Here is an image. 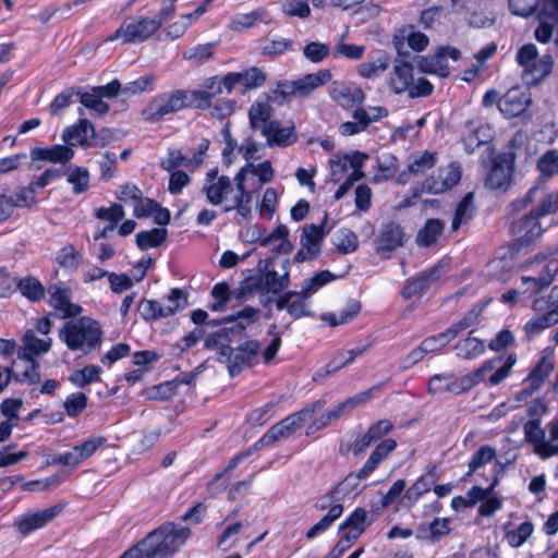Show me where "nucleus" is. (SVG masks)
Masks as SVG:
<instances>
[{
  "label": "nucleus",
  "instance_id": "f257e3e1",
  "mask_svg": "<svg viewBox=\"0 0 558 558\" xmlns=\"http://www.w3.org/2000/svg\"><path fill=\"white\" fill-rule=\"evenodd\" d=\"M242 175L236 173L235 184L232 185L229 177H218V170L211 169L207 172L202 191L211 205L223 204L226 211L236 210L240 217L247 219L252 215L253 193L242 183Z\"/></svg>",
  "mask_w": 558,
  "mask_h": 558
},
{
  "label": "nucleus",
  "instance_id": "f03ea898",
  "mask_svg": "<svg viewBox=\"0 0 558 558\" xmlns=\"http://www.w3.org/2000/svg\"><path fill=\"white\" fill-rule=\"evenodd\" d=\"M59 338L69 350L87 355L100 348L104 331L98 320L82 316L66 322L60 329Z\"/></svg>",
  "mask_w": 558,
  "mask_h": 558
},
{
  "label": "nucleus",
  "instance_id": "7ed1b4c3",
  "mask_svg": "<svg viewBox=\"0 0 558 558\" xmlns=\"http://www.w3.org/2000/svg\"><path fill=\"white\" fill-rule=\"evenodd\" d=\"M387 85L393 94L408 93L410 98L427 97L434 90L433 84L427 78H414V68L407 61H398L393 64Z\"/></svg>",
  "mask_w": 558,
  "mask_h": 558
},
{
  "label": "nucleus",
  "instance_id": "20e7f679",
  "mask_svg": "<svg viewBox=\"0 0 558 558\" xmlns=\"http://www.w3.org/2000/svg\"><path fill=\"white\" fill-rule=\"evenodd\" d=\"M524 440L533 447V452L542 460L558 456V420L542 427L538 418L523 425Z\"/></svg>",
  "mask_w": 558,
  "mask_h": 558
},
{
  "label": "nucleus",
  "instance_id": "39448f33",
  "mask_svg": "<svg viewBox=\"0 0 558 558\" xmlns=\"http://www.w3.org/2000/svg\"><path fill=\"white\" fill-rule=\"evenodd\" d=\"M517 363L515 354L508 356H496L486 360L477 369L468 374L471 389L480 384L486 387H495L502 383Z\"/></svg>",
  "mask_w": 558,
  "mask_h": 558
},
{
  "label": "nucleus",
  "instance_id": "423d86ee",
  "mask_svg": "<svg viewBox=\"0 0 558 558\" xmlns=\"http://www.w3.org/2000/svg\"><path fill=\"white\" fill-rule=\"evenodd\" d=\"M515 60L522 69L523 81L529 85L537 84L553 70V59L549 54L539 57L533 44L523 45L515 54Z\"/></svg>",
  "mask_w": 558,
  "mask_h": 558
},
{
  "label": "nucleus",
  "instance_id": "0eeeda50",
  "mask_svg": "<svg viewBox=\"0 0 558 558\" xmlns=\"http://www.w3.org/2000/svg\"><path fill=\"white\" fill-rule=\"evenodd\" d=\"M186 305V294L181 289L174 288L160 301L141 300L137 304V312L144 320L153 322L173 316Z\"/></svg>",
  "mask_w": 558,
  "mask_h": 558
},
{
  "label": "nucleus",
  "instance_id": "6e6552de",
  "mask_svg": "<svg viewBox=\"0 0 558 558\" xmlns=\"http://www.w3.org/2000/svg\"><path fill=\"white\" fill-rule=\"evenodd\" d=\"M190 535L191 531L189 527L165 523L146 537L147 544L150 545L156 557L174 554L185 544Z\"/></svg>",
  "mask_w": 558,
  "mask_h": 558
},
{
  "label": "nucleus",
  "instance_id": "1a4fd4ad",
  "mask_svg": "<svg viewBox=\"0 0 558 558\" xmlns=\"http://www.w3.org/2000/svg\"><path fill=\"white\" fill-rule=\"evenodd\" d=\"M525 268L532 274L521 277L523 292L534 294L550 286L558 274V260L554 257H536Z\"/></svg>",
  "mask_w": 558,
  "mask_h": 558
},
{
  "label": "nucleus",
  "instance_id": "9d476101",
  "mask_svg": "<svg viewBox=\"0 0 558 558\" xmlns=\"http://www.w3.org/2000/svg\"><path fill=\"white\" fill-rule=\"evenodd\" d=\"M161 21L154 17H131L125 20L107 40H120L121 44H136L150 38L161 26Z\"/></svg>",
  "mask_w": 558,
  "mask_h": 558
},
{
  "label": "nucleus",
  "instance_id": "9b49d317",
  "mask_svg": "<svg viewBox=\"0 0 558 558\" xmlns=\"http://www.w3.org/2000/svg\"><path fill=\"white\" fill-rule=\"evenodd\" d=\"M331 80L329 70L322 69L316 73H310L294 81H282L277 84L274 93L283 99L302 98L308 96L319 86Z\"/></svg>",
  "mask_w": 558,
  "mask_h": 558
},
{
  "label": "nucleus",
  "instance_id": "f8f14e48",
  "mask_svg": "<svg viewBox=\"0 0 558 558\" xmlns=\"http://www.w3.org/2000/svg\"><path fill=\"white\" fill-rule=\"evenodd\" d=\"M323 401H317L311 408H305L294 414H291L271 426L266 434L259 439L260 445H270L277 440L288 438L296 429L301 428L304 423L313 416L316 410L322 409Z\"/></svg>",
  "mask_w": 558,
  "mask_h": 558
},
{
  "label": "nucleus",
  "instance_id": "ddd939ff",
  "mask_svg": "<svg viewBox=\"0 0 558 558\" xmlns=\"http://www.w3.org/2000/svg\"><path fill=\"white\" fill-rule=\"evenodd\" d=\"M23 352L19 353V360L26 364L22 375L16 374L19 380L33 381L39 377L36 372L37 364L34 355L46 353L50 350L51 339L49 337L38 338L35 330H27L22 339Z\"/></svg>",
  "mask_w": 558,
  "mask_h": 558
},
{
  "label": "nucleus",
  "instance_id": "4468645a",
  "mask_svg": "<svg viewBox=\"0 0 558 558\" xmlns=\"http://www.w3.org/2000/svg\"><path fill=\"white\" fill-rule=\"evenodd\" d=\"M184 109L181 90H172L155 96L142 111L145 121L157 122L167 114Z\"/></svg>",
  "mask_w": 558,
  "mask_h": 558
},
{
  "label": "nucleus",
  "instance_id": "2eb2a0df",
  "mask_svg": "<svg viewBox=\"0 0 558 558\" xmlns=\"http://www.w3.org/2000/svg\"><path fill=\"white\" fill-rule=\"evenodd\" d=\"M260 345L257 341L250 340L232 349L225 345L220 349L219 361L229 362V372L232 376L239 374L244 366L252 365L258 356Z\"/></svg>",
  "mask_w": 558,
  "mask_h": 558
},
{
  "label": "nucleus",
  "instance_id": "dca6fc26",
  "mask_svg": "<svg viewBox=\"0 0 558 558\" xmlns=\"http://www.w3.org/2000/svg\"><path fill=\"white\" fill-rule=\"evenodd\" d=\"M460 51L453 47H440L435 53L422 56L417 59L418 69L426 74H434L439 77H447L450 74L448 59L457 61Z\"/></svg>",
  "mask_w": 558,
  "mask_h": 558
},
{
  "label": "nucleus",
  "instance_id": "f3484780",
  "mask_svg": "<svg viewBox=\"0 0 558 558\" xmlns=\"http://www.w3.org/2000/svg\"><path fill=\"white\" fill-rule=\"evenodd\" d=\"M368 156L361 151H354L352 154H337L329 159L330 174L335 181H339L343 175L351 170L348 177H355L361 174L364 177L362 168Z\"/></svg>",
  "mask_w": 558,
  "mask_h": 558
},
{
  "label": "nucleus",
  "instance_id": "a211bd4d",
  "mask_svg": "<svg viewBox=\"0 0 558 558\" xmlns=\"http://www.w3.org/2000/svg\"><path fill=\"white\" fill-rule=\"evenodd\" d=\"M61 137L63 143L72 148L75 145H80L83 148L98 146L95 128L92 122L85 118H81L77 123L66 126Z\"/></svg>",
  "mask_w": 558,
  "mask_h": 558
},
{
  "label": "nucleus",
  "instance_id": "6ab92c4d",
  "mask_svg": "<svg viewBox=\"0 0 558 558\" xmlns=\"http://www.w3.org/2000/svg\"><path fill=\"white\" fill-rule=\"evenodd\" d=\"M325 235L324 226H305L301 235V247L295 255V260L303 263L317 257L320 254Z\"/></svg>",
  "mask_w": 558,
  "mask_h": 558
},
{
  "label": "nucleus",
  "instance_id": "aec40b11",
  "mask_svg": "<svg viewBox=\"0 0 558 558\" xmlns=\"http://www.w3.org/2000/svg\"><path fill=\"white\" fill-rule=\"evenodd\" d=\"M428 43V37L417 31L414 25H404L398 28L393 35V45L399 54H405L408 48L415 52H422Z\"/></svg>",
  "mask_w": 558,
  "mask_h": 558
},
{
  "label": "nucleus",
  "instance_id": "412c9836",
  "mask_svg": "<svg viewBox=\"0 0 558 558\" xmlns=\"http://www.w3.org/2000/svg\"><path fill=\"white\" fill-rule=\"evenodd\" d=\"M62 511V507L57 505L36 512L26 513L15 520V525L22 535H28L34 531L43 529L51 522Z\"/></svg>",
  "mask_w": 558,
  "mask_h": 558
},
{
  "label": "nucleus",
  "instance_id": "4be33fe9",
  "mask_svg": "<svg viewBox=\"0 0 558 558\" xmlns=\"http://www.w3.org/2000/svg\"><path fill=\"white\" fill-rule=\"evenodd\" d=\"M531 102L529 92L511 88L498 100V108L506 118H515L525 113Z\"/></svg>",
  "mask_w": 558,
  "mask_h": 558
},
{
  "label": "nucleus",
  "instance_id": "5701e85b",
  "mask_svg": "<svg viewBox=\"0 0 558 558\" xmlns=\"http://www.w3.org/2000/svg\"><path fill=\"white\" fill-rule=\"evenodd\" d=\"M461 179V169L456 163H450L445 168H440L436 175L428 178L423 189L433 194L444 193L453 187Z\"/></svg>",
  "mask_w": 558,
  "mask_h": 558
},
{
  "label": "nucleus",
  "instance_id": "b1692460",
  "mask_svg": "<svg viewBox=\"0 0 558 558\" xmlns=\"http://www.w3.org/2000/svg\"><path fill=\"white\" fill-rule=\"evenodd\" d=\"M75 151L68 144H56L49 147H34L29 151L33 162L45 161L54 165H66L74 158Z\"/></svg>",
  "mask_w": 558,
  "mask_h": 558
},
{
  "label": "nucleus",
  "instance_id": "393cba45",
  "mask_svg": "<svg viewBox=\"0 0 558 558\" xmlns=\"http://www.w3.org/2000/svg\"><path fill=\"white\" fill-rule=\"evenodd\" d=\"M468 379V374L462 377H457L452 374H436L432 376L428 381V392L432 395H439L445 392L460 395L471 389L469 383L465 381Z\"/></svg>",
  "mask_w": 558,
  "mask_h": 558
},
{
  "label": "nucleus",
  "instance_id": "a878e982",
  "mask_svg": "<svg viewBox=\"0 0 558 558\" xmlns=\"http://www.w3.org/2000/svg\"><path fill=\"white\" fill-rule=\"evenodd\" d=\"M310 298L303 294L302 291H288L276 302V307L278 310H286L290 316L295 319L312 316L313 313L310 308Z\"/></svg>",
  "mask_w": 558,
  "mask_h": 558
},
{
  "label": "nucleus",
  "instance_id": "bb28decb",
  "mask_svg": "<svg viewBox=\"0 0 558 558\" xmlns=\"http://www.w3.org/2000/svg\"><path fill=\"white\" fill-rule=\"evenodd\" d=\"M404 243L403 229L393 222L386 223L381 227L377 238V252L389 257L390 253Z\"/></svg>",
  "mask_w": 558,
  "mask_h": 558
},
{
  "label": "nucleus",
  "instance_id": "cd10ccee",
  "mask_svg": "<svg viewBox=\"0 0 558 558\" xmlns=\"http://www.w3.org/2000/svg\"><path fill=\"white\" fill-rule=\"evenodd\" d=\"M512 161L506 157L494 160L486 178V185L493 190H505L511 182Z\"/></svg>",
  "mask_w": 558,
  "mask_h": 558
},
{
  "label": "nucleus",
  "instance_id": "c85d7f7f",
  "mask_svg": "<svg viewBox=\"0 0 558 558\" xmlns=\"http://www.w3.org/2000/svg\"><path fill=\"white\" fill-rule=\"evenodd\" d=\"M272 17L266 7H258L251 12L238 13L230 19L229 28L241 32L252 28L259 23L270 24Z\"/></svg>",
  "mask_w": 558,
  "mask_h": 558
},
{
  "label": "nucleus",
  "instance_id": "c756f323",
  "mask_svg": "<svg viewBox=\"0 0 558 558\" xmlns=\"http://www.w3.org/2000/svg\"><path fill=\"white\" fill-rule=\"evenodd\" d=\"M283 274L266 270L257 280L256 287L263 293H279L289 284V259L282 262Z\"/></svg>",
  "mask_w": 558,
  "mask_h": 558
},
{
  "label": "nucleus",
  "instance_id": "7c9ffc66",
  "mask_svg": "<svg viewBox=\"0 0 558 558\" xmlns=\"http://www.w3.org/2000/svg\"><path fill=\"white\" fill-rule=\"evenodd\" d=\"M470 324L466 319H462L461 322L454 324L446 331L440 332L436 336L428 337L421 342L423 351L426 354L434 353L440 351L445 348L453 338H456L461 331L469 328Z\"/></svg>",
  "mask_w": 558,
  "mask_h": 558
},
{
  "label": "nucleus",
  "instance_id": "2f4dec72",
  "mask_svg": "<svg viewBox=\"0 0 558 558\" xmlns=\"http://www.w3.org/2000/svg\"><path fill=\"white\" fill-rule=\"evenodd\" d=\"M50 304L61 311L64 316H76L81 307L71 303V291L63 284H52L48 289Z\"/></svg>",
  "mask_w": 558,
  "mask_h": 558
},
{
  "label": "nucleus",
  "instance_id": "473e14b6",
  "mask_svg": "<svg viewBox=\"0 0 558 558\" xmlns=\"http://www.w3.org/2000/svg\"><path fill=\"white\" fill-rule=\"evenodd\" d=\"M554 371V363L549 357H542L534 369L531 372L526 381L529 383V387L522 389L518 396L517 400L521 401L522 399L531 396L535 390H537L544 380L550 375Z\"/></svg>",
  "mask_w": 558,
  "mask_h": 558
},
{
  "label": "nucleus",
  "instance_id": "72a5a7b5",
  "mask_svg": "<svg viewBox=\"0 0 558 558\" xmlns=\"http://www.w3.org/2000/svg\"><path fill=\"white\" fill-rule=\"evenodd\" d=\"M330 95L343 108H351L365 99V94L361 87L344 83H333Z\"/></svg>",
  "mask_w": 558,
  "mask_h": 558
},
{
  "label": "nucleus",
  "instance_id": "f704fd0d",
  "mask_svg": "<svg viewBox=\"0 0 558 558\" xmlns=\"http://www.w3.org/2000/svg\"><path fill=\"white\" fill-rule=\"evenodd\" d=\"M392 428L393 425L389 420H380L372 424L367 432L361 438L355 440L353 445L354 454L364 452L373 442L381 439L390 433Z\"/></svg>",
  "mask_w": 558,
  "mask_h": 558
},
{
  "label": "nucleus",
  "instance_id": "c9c22d12",
  "mask_svg": "<svg viewBox=\"0 0 558 558\" xmlns=\"http://www.w3.org/2000/svg\"><path fill=\"white\" fill-rule=\"evenodd\" d=\"M368 512L364 508H356L341 524L340 531L351 539H357L371 524Z\"/></svg>",
  "mask_w": 558,
  "mask_h": 558
},
{
  "label": "nucleus",
  "instance_id": "e433bc0d",
  "mask_svg": "<svg viewBox=\"0 0 558 558\" xmlns=\"http://www.w3.org/2000/svg\"><path fill=\"white\" fill-rule=\"evenodd\" d=\"M269 146H288L295 142L296 135L293 126H281L279 122H270L262 133Z\"/></svg>",
  "mask_w": 558,
  "mask_h": 558
},
{
  "label": "nucleus",
  "instance_id": "4c0bfd02",
  "mask_svg": "<svg viewBox=\"0 0 558 558\" xmlns=\"http://www.w3.org/2000/svg\"><path fill=\"white\" fill-rule=\"evenodd\" d=\"M25 193L15 189L11 194L0 195V222L9 219L16 208L32 207V198H27Z\"/></svg>",
  "mask_w": 558,
  "mask_h": 558
},
{
  "label": "nucleus",
  "instance_id": "58836bf2",
  "mask_svg": "<svg viewBox=\"0 0 558 558\" xmlns=\"http://www.w3.org/2000/svg\"><path fill=\"white\" fill-rule=\"evenodd\" d=\"M396 448L397 441L391 438H386L378 442L362 466V475H371L375 470L378 469L380 463L396 450Z\"/></svg>",
  "mask_w": 558,
  "mask_h": 558
},
{
  "label": "nucleus",
  "instance_id": "ea45409f",
  "mask_svg": "<svg viewBox=\"0 0 558 558\" xmlns=\"http://www.w3.org/2000/svg\"><path fill=\"white\" fill-rule=\"evenodd\" d=\"M534 524L525 520L519 525L506 524L504 526L505 541L511 548H520L534 533Z\"/></svg>",
  "mask_w": 558,
  "mask_h": 558
},
{
  "label": "nucleus",
  "instance_id": "a19ab883",
  "mask_svg": "<svg viewBox=\"0 0 558 558\" xmlns=\"http://www.w3.org/2000/svg\"><path fill=\"white\" fill-rule=\"evenodd\" d=\"M368 476L369 475H362V468L356 473L349 474L342 482L332 488V494L336 497V504L342 505L345 499L356 496L360 493V481L366 480Z\"/></svg>",
  "mask_w": 558,
  "mask_h": 558
},
{
  "label": "nucleus",
  "instance_id": "79ce46f5",
  "mask_svg": "<svg viewBox=\"0 0 558 558\" xmlns=\"http://www.w3.org/2000/svg\"><path fill=\"white\" fill-rule=\"evenodd\" d=\"M61 177L60 170L56 168H47L43 173L34 177L27 186L17 187L19 191H25L27 198H32V206L37 204L36 193L54 182Z\"/></svg>",
  "mask_w": 558,
  "mask_h": 558
},
{
  "label": "nucleus",
  "instance_id": "37998d69",
  "mask_svg": "<svg viewBox=\"0 0 558 558\" xmlns=\"http://www.w3.org/2000/svg\"><path fill=\"white\" fill-rule=\"evenodd\" d=\"M361 311V305L356 301L348 303L339 312H327L319 316V319L330 327L345 325L353 320Z\"/></svg>",
  "mask_w": 558,
  "mask_h": 558
},
{
  "label": "nucleus",
  "instance_id": "c03bdc74",
  "mask_svg": "<svg viewBox=\"0 0 558 558\" xmlns=\"http://www.w3.org/2000/svg\"><path fill=\"white\" fill-rule=\"evenodd\" d=\"M445 229V222L440 219H428L417 231L415 242L418 246L428 247L437 243Z\"/></svg>",
  "mask_w": 558,
  "mask_h": 558
},
{
  "label": "nucleus",
  "instance_id": "a18cd8bd",
  "mask_svg": "<svg viewBox=\"0 0 558 558\" xmlns=\"http://www.w3.org/2000/svg\"><path fill=\"white\" fill-rule=\"evenodd\" d=\"M389 66V57L386 52L379 51L367 61L359 64L357 73L364 78L380 76Z\"/></svg>",
  "mask_w": 558,
  "mask_h": 558
},
{
  "label": "nucleus",
  "instance_id": "49530a36",
  "mask_svg": "<svg viewBox=\"0 0 558 558\" xmlns=\"http://www.w3.org/2000/svg\"><path fill=\"white\" fill-rule=\"evenodd\" d=\"M263 246L271 247L272 252L278 254H288L292 250L289 241V230L284 225L277 226L270 233L266 234Z\"/></svg>",
  "mask_w": 558,
  "mask_h": 558
},
{
  "label": "nucleus",
  "instance_id": "de8ad7c7",
  "mask_svg": "<svg viewBox=\"0 0 558 558\" xmlns=\"http://www.w3.org/2000/svg\"><path fill=\"white\" fill-rule=\"evenodd\" d=\"M271 109L270 104L266 99H257L254 101L248 111L252 128L260 130V133H263L264 128L272 122L269 120Z\"/></svg>",
  "mask_w": 558,
  "mask_h": 558
},
{
  "label": "nucleus",
  "instance_id": "09e8293b",
  "mask_svg": "<svg viewBox=\"0 0 558 558\" xmlns=\"http://www.w3.org/2000/svg\"><path fill=\"white\" fill-rule=\"evenodd\" d=\"M533 310L545 314L553 325L558 324V286L554 287L547 296L535 299Z\"/></svg>",
  "mask_w": 558,
  "mask_h": 558
},
{
  "label": "nucleus",
  "instance_id": "8fccbe9b",
  "mask_svg": "<svg viewBox=\"0 0 558 558\" xmlns=\"http://www.w3.org/2000/svg\"><path fill=\"white\" fill-rule=\"evenodd\" d=\"M105 442L106 438L104 437H90L81 445L73 447L70 450V454L73 457L74 468L90 458Z\"/></svg>",
  "mask_w": 558,
  "mask_h": 558
},
{
  "label": "nucleus",
  "instance_id": "3c124183",
  "mask_svg": "<svg viewBox=\"0 0 558 558\" xmlns=\"http://www.w3.org/2000/svg\"><path fill=\"white\" fill-rule=\"evenodd\" d=\"M536 170L542 180H549L558 175V149L550 148L544 151L537 159Z\"/></svg>",
  "mask_w": 558,
  "mask_h": 558
},
{
  "label": "nucleus",
  "instance_id": "603ef678",
  "mask_svg": "<svg viewBox=\"0 0 558 558\" xmlns=\"http://www.w3.org/2000/svg\"><path fill=\"white\" fill-rule=\"evenodd\" d=\"M513 263L509 258H496L490 260L485 269L486 276L490 280L502 283L508 282L512 278Z\"/></svg>",
  "mask_w": 558,
  "mask_h": 558
},
{
  "label": "nucleus",
  "instance_id": "864d4df0",
  "mask_svg": "<svg viewBox=\"0 0 558 558\" xmlns=\"http://www.w3.org/2000/svg\"><path fill=\"white\" fill-rule=\"evenodd\" d=\"M457 355L465 360H473L485 352L486 345L484 341L476 337L468 336L461 339L454 347Z\"/></svg>",
  "mask_w": 558,
  "mask_h": 558
},
{
  "label": "nucleus",
  "instance_id": "5fc2aeb1",
  "mask_svg": "<svg viewBox=\"0 0 558 558\" xmlns=\"http://www.w3.org/2000/svg\"><path fill=\"white\" fill-rule=\"evenodd\" d=\"M342 513L343 506L341 504H335L329 511L306 532V538L313 539L324 534Z\"/></svg>",
  "mask_w": 558,
  "mask_h": 558
},
{
  "label": "nucleus",
  "instance_id": "6e6d98bb",
  "mask_svg": "<svg viewBox=\"0 0 558 558\" xmlns=\"http://www.w3.org/2000/svg\"><path fill=\"white\" fill-rule=\"evenodd\" d=\"M102 369L100 366L95 364H89L83 367L82 369L74 371L70 380L80 388H83L89 384L100 381V374Z\"/></svg>",
  "mask_w": 558,
  "mask_h": 558
},
{
  "label": "nucleus",
  "instance_id": "4d7b16f0",
  "mask_svg": "<svg viewBox=\"0 0 558 558\" xmlns=\"http://www.w3.org/2000/svg\"><path fill=\"white\" fill-rule=\"evenodd\" d=\"M293 41L283 37L268 36L259 44L260 53L264 56H279L288 51Z\"/></svg>",
  "mask_w": 558,
  "mask_h": 558
},
{
  "label": "nucleus",
  "instance_id": "13d9d810",
  "mask_svg": "<svg viewBox=\"0 0 558 558\" xmlns=\"http://www.w3.org/2000/svg\"><path fill=\"white\" fill-rule=\"evenodd\" d=\"M474 214V195L472 192L468 193L463 199L458 204L454 217L452 220V230L456 231L460 226L466 223Z\"/></svg>",
  "mask_w": 558,
  "mask_h": 558
},
{
  "label": "nucleus",
  "instance_id": "bf43d9fd",
  "mask_svg": "<svg viewBox=\"0 0 558 558\" xmlns=\"http://www.w3.org/2000/svg\"><path fill=\"white\" fill-rule=\"evenodd\" d=\"M379 389V386H374L365 391H362L345 401L339 403L335 411L330 414L331 417H340L342 414L353 410L359 404L365 403L373 398V393Z\"/></svg>",
  "mask_w": 558,
  "mask_h": 558
},
{
  "label": "nucleus",
  "instance_id": "052dcab7",
  "mask_svg": "<svg viewBox=\"0 0 558 558\" xmlns=\"http://www.w3.org/2000/svg\"><path fill=\"white\" fill-rule=\"evenodd\" d=\"M238 174H243V184H245V180L248 174L256 175L259 179L260 183H268L274 178V169L271 167L270 161L266 160L258 165L247 163L238 172Z\"/></svg>",
  "mask_w": 558,
  "mask_h": 558
},
{
  "label": "nucleus",
  "instance_id": "680f3d73",
  "mask_svg": "<svg viewBox=\"0 0 558 558\" xmlns=\"http://www.w3.org/2000/svg\"><path fill=\"white\" fill-rule=\"evenodd\" d=\"M68 182L73 186V191L76 194H81L88 189L89 185V172L84 167L70 166L66 169Z\"/></svg>",
  "mask_w": 558,
  "mask_h": 558
},
{
  "label": "nucleus",
  "instance_id": "e2e57ef3",
  "mask_svg": "<svg viewBox=\"0 0 558 558\" xmlns=\"http://www.w3.org/2000/svg\"><path fill=\"white\" fill-rule=\"evenodd\" d=\"M167 238V230L163 228H156L149 231H143L136 235L137 246L145 251L148 248L159 246Z\"/></svg>",
  "mask_w": 558,
  "mask_h": 558
},
{
  "label": "nucleus",
  "instance_id": "0e129e2a",
  "mask_svg": "<svg viewBox=\"0 0 558 558\" xmlns=\"http://www.w3.org/2000/svg\"><path fill=\"white\" fill-rule=\"evenodd\" d=\"M336 279V276L331 274L329 270H322L315 274L312 278L304 281L302 284L301 291L303 294L307 295L310 299L314 295L319 289L324 286L330 283Z\"/></svg>",
  "mask_w": 558,
  "mask_h": 558
},
{
  "label": "nucleus",
  "instance_id": "69168bd1",
  "mask_svg": "<svg viewBox=\"0 0 558 558\" xmlns=\"http://www.w3.org/2000/svg\"><path fill=\"white\" fill-rule=\"evenodd\" d=\"M496 449L489 445H484L480 447L471 457V460L468 464L469 471L466 475L473 474L480 468L492 462L496 458Z\"/></svg>",
  "mask_w": 558,
  "mask_h": 558
},
{
  "label": "nucleus",
  "instance_id": "338daca9",
  "mask_svg": "<svg viewBox=\"0 0 558 558\" xmlns=\"http://www.w3.org/2000/svg\"><path fill=\"white\" fill-rule=\"evenodd\" d=\"M78 95L80 102L97 114L102 116L109 111V105L102 100L101 95L95 88L90 92L78 93Z\"/></svg>",
  "mask_w": 558,
  "mask_h": 558
},
{
  "label": "nucleus",
  "instance_id": "774afa93",
  "mask_svg": "<svg viewBox=\"0 0 558 558\" xmlns=\"http://www.w3.org/2000/svg\"><path fill=\"white\" fill-rule=\"evenodd\" d=\"M278 202V192L272 187H267L257 205L259 216L265 219H271L277 211Z\"/></svg>",
  "mask_w": 558,
  "mask_h": 558
}]
</instances>
